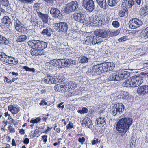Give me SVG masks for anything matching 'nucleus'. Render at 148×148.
I'll use <instances>...</instances> for the list:
<instances>
[{
	"label": "nucleus",
	"instance_id": "1",
	"mask_svg": "<svg viewBox=\"0 0 148 148\" xmlns=\"http://www.w3.org/2000/svg\"><path fill=\"white\" fill-rule=\"evenodd\" d=\"M132 122L133 120L131 118L124 117L120 119L117 123L116 127L119 134L122 136H124Z\"/></svg>",
	"mask_w": 148,
	"mask_h": 148
},
{
	"label": "nucleus",
	"instance_id": "2",
	"mask_svg": "<svg viewBox=\"0 0 148 148\" xmlns=\"http://www.w3.org/2000/svg\"><path fill=\"white\" fill-rule=\"evenodd\" d=\"M27 43L30 47L35 48L41 51L47 46L46 42L39 40H29Z\"/></svg>",
	"mask_w": 148,
	"mask_h": 148
},
{
	"label": "nucleus",
	"instance_id": "3",
	"mask_svg": "<svg viewBox=\"0 0 148 148\" xmlns=\"http://www.w3.org/2000/svg\"><path fill=\"white\" fill-rule=\"evenodd\" d=\"M53 25L55 29L61 34L66 33L69 28L68 24L65 22L56 23Z\"/></svg>",
	"mask_w": 148,
	"mask_h": 148
},
{
	"label": "nucleus",
	"instance_id": "4",
	"mask_svg": "<svg viewBox=\"0 0 148 148\" xmlns=\"http://www.w3.org/2000/svg\"><path fill=\"white\" fill-rule=\"evenodd\" d=\"M78 4L76 1H72L67 4L64 10L65 12L69 14L75 11L78 8Z\"/></svg>",
	"mask_w": 148,
	"mask_h": 148
},
{
	"label": "nucleus",
	"instance_id": "5",
	"mask_svg": "<svg viewBox=\"0 0 148 148\" xmlns=\"http://www.w3.org/2000/svg\"><path fill=\"white\" fill-rule=\"evenodd\" d=\"M130 27L134 29L139 27L142 24V21L136 18H133L131 19L129 23Z\"/></svg>",
	"mask_w": 148,
	"mask_h": 148
},
{
	"label": "nucleus",
	"instance_id": "6",
	"mask_svg": "<svg viewBox=\"0 0 148 148\" xmlns=\"http://www.w3.org/2000/svg\"><path fill=\"white\" fill-rule=\"evenodd\" d=\"M133 87H137L141 85L143 82V77L141 76L135 75L131 77Z\"/></svg>",
	"mask_w": 148,
	"mask_h": 148
},
{
	"label": "nucleus",
	"instance_id": "7",
	"mask_svg": "<svg viewBox=\"0 0 148 148\" xmlns=\"http://www.w3.org/2000/svg\"><path fill=\"white\" fill-rule=\"evenodd\" d=\"M83 2L87 10L90 12L92 11L95 8L94 2L93 0H83Z\"/></svg>",
	"mask_w": 148,
	"mask_h": 148
},
{
	"label": "nucleus",
	"instance_id": "8",
	"mask_svg": "<svg viewBox=\"0 0 148 148\" xmlns=\"http://www.w3.org/2000/svg\"><path fill=\"white\" fill-rule=\"evenodd\" d=\"M101 66V64L94 65L92 68L90 69V73L92 75H99L101 73L103 70Z\"/></svg>",
	"mask_w": 148,
	"mask_h": 148
},
{
	"label": "nucleus",
	"instance_id": "9",
	"mask_svg": "<svg viewBox=\"0 0 148 148\" xmlns=\"http://www.w3.org/2000/svg\"><path fill=\"white\" fill-rule=\"evenodd\" d=\"M14 26L18 32L23 34L27 33V29L21 25V23L18 19L16 21Z\"/></svg>",
	"mask_w": 148,
	"mask_h": 148
},
{
	"label": "nucleus",
	"instance_id": "10",
	"mask_svg": "<svg viewBox=\"0 0 148 148\" xmlns=\"http://www.w3.org/2000/svg\"><path fill=\"white\" fill-rule=\"evenodd\" d=\"M137 93L140 96H144L148 93V86L142 85L139 86L137 89Z\"/></svg>",
	"mask_w": 148,
	"mask_h": 148
},
{
	"label": "nucleus",
	"instance_id": "11",
	"mask_svg": "<svg viewBox=\"0 0 148 148\" xmlns=\"http://www.w3.org/2000/svg\"><path fill=\"white\" fill-rule=\"evenodd\" d=\"M50 12L55 18L61 19L62 17V15L60 13V10L56 8L52 7L51 9Z\"/></svg>",
	"mask_w": 148,
	"mask_h": 148
},
{
	"label": "nucleus",
	"instance_id": "12",
	"mask_svg": "<svg viewBox=\"0 0 148 148\" xmlns=\"http://www.w3.org/2000/svg\"><path fill=\"white\" fill-rule=\"evenodd\" d=\"M94 34L97 36L104 38H107L108 36L106 30L104 29H97L95 31Z\"/></svg>",
	"mask_w": 148,
	"mask_h": 148
},
{
	"label": "nucleus",
	"instance_id": "13",
	"mask_svg": "<svg viewBox=\"0 0 148 148\" xmlns=\"http://www.w3.org/2000/svg\"><path fill=\"white\" fill-rule=\"evenodd\" d=\"M103 71L106 72L112 70L114 68L112 63L111 62L105 63L101 64Z\"/></svg>",
	"mask_w": 148,
	"mask_h": 148
},
{
	"label": "nucleus",
	"instance_id": "14",
	"mask_svg": "<svg viewBox=\"0 0 148 148\" xmlns=\"http://www.w3.org/2000/svg\"><path fill=\"white\" fill-rule=\"evenodd\" d=\"M2 20L3 25L7 28H9L12 26V24L11 20L8 16H4Z\"/></svg>",
	"mask_w": 148,
	"mask_h": 148
},
{
	"label": "nucleus",
	"instance_id": "15",
	"mask_svg": "<svg viewBox=\"0 0 148 148\" xmlns=\"http://www.w3.org/2000/svg\"><path fill=\"white\" fill-rule=\"evenodd\" d=\"M74 19L77 21L83 23L85 20L83 14L80 13H75L73 15Z\"/></svg>",
	"mask_w": 148,
	"mask_h": 148
},
{
	"label": "nucleus",
	"instance_id": "16",
	"mask_svg": "<svg viewBox=\"0 0 148 148\" xmlns=\"http://www.w3.org/2000/svg\"><path fill=\"white\" fill-rule=\"evenodd\" d=\"M82 125L83 126L87 127L90 128L92 127V125L91 119L87 117L85 118L82 121Z\"/></svg>",
	"mask_w": 148,
	"mask_h": 148
},
{
	"label": "nucleus",
	"instance_id": "17",
	"mask_svg": "<svg viewBox=\"0 0 148 148\" xmlns=\"http://www.w3.org/2000/svg\"><path fill=\"white\" fill-rule=\"evenodd\" d=\"M6 57V58L4 62L14 65L17 64L18 63V61L17 59H15L14 58L8 56Z\"/></svg>",
	"mask_w": 148,
	"mask_h": 148
},
{
	"label": "nucleus",
	"instance_id": "18",
	"mask_svg": "<svg viewBox=\"0 0 148 148\" xmlns=\"http://www.w3.org/2000/svg\"><path fill=\"white\" fill-rule=\"evenodd\" d=\"M37 14L39 17L45 23H47L48 22L49 16L47 14H44L39 12H37Z\"/></svg>",
	"mask_w": 148,
	"mask_h": 148
},
{
	"label": "nucleus",
	"instance_id": "19",
	"mask_svg": "<svg viewBox=\"0 0 148 148\" xmlns=\"http://www.w3.org/2000/svg\"><path fill=\"white\" fill-rule=\"evenodd\" d=\"M8 109L13 114H17L20 111L18 107L14 106L12 105H9L8 107Z\"/></svg>",
	"mask_w": 148,
	"mask_h": 148
},
{
	"label": "nucleus",
	"instance_id": "20",
	"mask_svg": "<svg viewBox=\"0 0 148 148\" xmlns=\"http://www.w3.org/2000/svg\"><path fill=\"white\" fill-rule=\"evenodd\" d=\"M130 75V73L128 72L125 71L124 72L121 71L118 73L117 76H118L119 80H120L128 78L129 77Z\"/></svg>",
	"mask_w": 148,
	"mask_h": 148
},
{
	"label": "nucleus",
	"instance_id": "21",
	"mask_svg": "<svg viewBox=\"0 0 148 148\" xmlns=\"http://www.w3.org/2000/svg\"><path fill=\"white\" fill-rule=\"evenodd\" d=\"M55 78L52 76L49 75L47 76L44 78V81L45 83L51 84L56 83Z\"/></svg>",
	"mask_w": 148,
	"mask_h": 148
},
{
	"label": "nucleus",
	"instance_id": "22",
	"mask_svg": "<svg viewBox=\"0 0 148 148\" xmlns=\"http://www.w3.org/2000/svg\"><path fill=\"white\" fill-rule=\"evenodd\" d=\"M139 14L142 17H145L148 14V7L145 5L142 7L139 12Z\"/></svg>",
	"mask_w": 148,
	"mask_h": 148
},
{
	"label": "nucleus",
	"instance_id": "23",
	"mask_svg": "<svg viewBox=\"0 0 148 148\" xmlns=\"http://www.w3.org/2000/svg\"><path fill=\"white\" fill-rule=\"evenodd\" d=\"M42 51L35 48L32 47V48L30 50V52L32 56H35L42 55Z\"/></svg>",
	"mask_w": 148,
	"mask_h": 148
},
{
	"label": "nucleus",
	"instance_id": "24",
	"mask_svg": "<svg viewBox=\"0 0 148 148\" xmlns=\"http://www.w3.org/2000/svg\"><path fill=\"white\" fill-rule=\"evenodd\" d=\"M97 125L99 127L103 126L106 124V120L105 118L103 117L98 118L96 119Z\"/></svg>",
	"mask_w": 148,
	"mask_h": 148
},
{
	"label": "nucleus",
	"instance_id": "25",
	"mask_svg": "<svg viewBox=\"0 0 148 148\" xmlns=\"http://www.w3.org/2000/svg\"><path fill=\"white\" fill-rule=\"evenodd\" d=\"M99 5L103 9H106L108 7L106 0H96Z\"/></svg>",
	"mask_w": 148,
	"mask_h": 148
},
{
	"label": "nucleus",
	"instance_id": "26",
	"mask_svg": "<svg viewBox=\"0 0 148 148\" xmlns=\"http://www.w3.org/2000/svg\"><path fill=\"white\" fill-rule=\"evenodd\" d=\"M50 64L52 66H58L59 68H61V59L53 60L51 62Z\"/></svg>",
	"mask_w": 148,
	"mask_h": 148
},
{
	"label": "nucleus",
	"instance_id": "27",
	"mask_svg": "<svg viewBox=\"0 0 148 148\" xmlns=\"http://www.w3.org/2000/svg\"><path fill=\"white\" fill-rule=\"evenodd\" d=\"M93 36H92L86 37L84 39V43L88 45H93L92 40H93Z\"/></svg>",
	"mask_w": 148,
	"mask_h": 148
},
{
	"label": "nucleus",
	"instance_id": "28",
	"mask_svg": "<svg viewBox=\"0 0 148 148\" xmlns=\"http://www.w3.org/2000/svg\"><path fill=\"white\" fill-rule=\"evenodd\" d=\"M116 109L120 113H122L124 110V105L122 103H118L115 104L114 106Z\"/></svg>",
	"mask_w": 148,
	"mask_h": 148
},
{
	"label": "nucleus",
	"instance_id": "29",
	"mask_svg": "<svg viewBox=\"0 0 148 148\" xmlns=\"http://www.w3.org/2000/svg\"><path fill=\"white\" fill-rule=\"evenodd\" d=\"M132 84V80L131 77L129 79L124 82L122 84V86L127 87H133Z\"/></svg>",
	"mask_w": 148,
	"mask_h": 148
},
{
	"label": "nucleus",
	"instance_id": "30",
	"mask_svg": "<svg viewBox=\"0 0 148 148\" xmlns=\"http://www.w3.org/2000/svg\"><path fill=\"white\" fill-rule=\"evenodd\" d=\"M70 62L68 59H61V68L68 66L69 65Z\"/></svg>",
	"mask_w": 148,
	"mask_h": 148
},
{
	"label": "nucleus",
	"instance_id": "31",
	"mask_svg": "<svg viewBox=\"0 0 148 148\" xmlns=\"http://www.w3.org/2000/svg\"><path fill=\"white\" fill-rule=\"evenodd\" d=\"M127 11L128 10L127 7L125 6H123L119 12V15L120 17H124L125 14L126 12H127Z\"/></svg>",
	"mask_w": 148,
	"mask_h": 148
},
{
	"label": "nucleus",
	"instance_id": "32",
	"mask_svg": "<svg viewBox=\"0 0 148 148\" xmlns=\"http://www.w3.org/2000/svg\"><path fill=\"white\" fill-rule=\"evenodd\" d=\"M108 79L109 81H119V79L117 76V73H114L110 75L108 78Z\"/></svg>",
	"mask_w": 148,
	"mask_h": 148
},
{
	"label": "nucleus",
	"instance_id": "33",
	"mask_svg": "<svg viewBox=\"0 0 148 148\" xmlns=\"http://www.w3.org/2000/svg\"><path fill=\"white\" fill-rule=\"evenodd\" d=\"M8 43V40L5 37L1 35L0 36V44L5 45Z\"/></svg>",
	"mask_w": 148,
	"mask_h": 148
},
{
	"label": "nucleus",
	"instance_id": "34",
	"mask_svg": "<svg viewBox=\"0 0 148 148\" xmlns=\"http://www.w3.org/2000/svg\"><path fill=\"white\" fill-rule=\"evenodd\" d=\"M27 39V37L25 35H21L18 36L17 38L16 41L18 42H23Z\"/></svg>",
	"mask_w": 148,
	"mask_h": 148
},
{
	"label": "nucleus",
	"instance_id": "35",
	"mask_svg": "<svg viewBox=\"0 0 148 148\" xmlns=\"http://www.w3.org/2000/svg\"><path fill=\"white\" fill-rule=\"evenodd\" d=\"M67 90L70 89V90H73L76 87L77 85L75 83H73L71 81L68 82Z\"/></svg>",
	"mask_w": 148,
	"mask_h": 148
},
{
	"label": "nucleus",
	"instance_id": "36",
	"mask_svg": "<svg viewBox=\"0 0 148 148\" xmlns=\"http://www.w3.org/2000/svg\"><path fill=\"white\" fill-rule=\"evenodd\" d=\"M93 40H92L93 45L99 44L102 42V39L100 38L99 36H93Z\"/></svg>",
	"mask_w": 148,
	"mask_h": 148
},
{
	"label": "nucleus",
	"instance_id": "37",
	"mask_svg": "<svg viewBox=\"0 0 148 148\" xmlns=\"http://www.w3.org/2000/svg\"><path fill=\"white\" fill-rule=\"evenodd\" d=\"M101 19L102 21V23L104 25H105L108 23L110 20L109 17L106 15H103L102 16Z\"/></svg>",
	"mask_w": 148,
	"mask_h": 148
},
{
	"label": "nucleus",
	"instance_id": "38",
	"mask_svg": "<svg viewBox=\"0 0 148 148\" xmlns=\"http://www.w3.org/2000/svg\"><path fill=\"white\" fill-rule=\"evenodd\" d=\"M107 3L109 6L113 7L116 5L117 1V0H108Z\"/></svg>",
	"mask_w": 148,
	"mask_h": 148
},
{
	"label": "nucleus",
	"instance_id": "39",
	"mask_svg": "<svg viewBox=\"0 0 148 148\" xmlns=\"http://www.w3.org/2000/svg\"><path fill=\"white\" fill-rule=\"evenodd\" d=\"M121 97L123 99H126L129 97V93L128 92L126 91H123L121 93Z\"/></svg>",
	"mask_w": 148,
	"mask_h": 148
},
{
	"label": "nucleus",
	"instance_id": "40",
	"mask_svg": "<svg viewBox=\"0 0 148 148\" xmlns=\"http://www.w3.org/2000/svg\"><path fill=\"white\" fill-rule=\"evenodd\" d=\"M6 55L5 53L3 52H0V60L2 61L5 62L6 59Z\"/></svg>",
	"mask_w": 148,
	"mask_h": 148
},
{
	"label": "nucleus",
	"instance_id": "41",
	"mask_svg": "<svg viewBox=\"0 0 148 148\" xmlns=\"http://www.w3.org/2000/svg\"><path fill=\"white\" fill-rule=\"evenodd\" d=\"M41 34L43 35H46L48 37H49L51 35V34L49 32L48 29L46 28L44 29L41 33Z\"/></svg>",
	"mask_w": 148,
	"mask_h": 148
},
{
	"label": "nucleus",
	"instance_id": "42",
	"mask_svg": "<svg viewBox=\"0 0 148 148\" xmlns=\"http://www.w3.org/2000/svg\"><path fill=\"white\" fill-rule=\"evenodd\" d=\"M130 39V38H128V36L125 35L119 38L118 39V41L120 42H122Z\"/></svg>",
	"mask_w": 148,
	"mask_h": 148
},
{
	"label": "nucleus",
	"instance_id": "43",
	"mask_svg": "<svg viewBox=\"0 0 148 148\" xmlns=\"http://www.w3.org/2000/svg\"><path fill=\"white\" fill-rule=\"evenodd\" d=\"M88 111V110L87 108L84 107L82 108V109L78 110L77 112L79 113H80L81 114H84L87 113Z\"/></svg>",
	"mask_w": 148,
	"mask_h": 148
},
{
	"label": "nucleus",
	"instance_id": "44",
	"mask_svg": "<svg viewBox=\"0 0 148 148\" xmlns=\"http://www.w3.org/2000/svg\"><path fill=\"white\" fill-rule=\"evenodd\" d=\"M39 132V131L38 129H36L34 130V132L31 135V138L33 139L36 136L38 137Z\"/></svg>",
	"mask_w": 148,
	"mask_h": 148
},
{
	"label": "nucleus",
	"instance_id": "45",
	"mask_svg": "<svg viewBox=\"0 0 148 148\" xmlns=\"http://www.w3.org/2000/svg\"><path fill=\"white\" fill-rule=\"evenodd\" d=\"M9 4L8 0H0V4L5 7L8 6Z\"/></svg>",
	"mask_w": 148,
	"mask_h": 148
},
{
	"label": "nucleus",
	"instance_id": "46",
	"mask_svg": "<svg viewBox=\"0 0 148 148\" xmlns=\"http://www.w3.org/2000/svg\"><path fill=\"white\" fill-rule=\"evenodd\" d=\"M31 22L33 26H36L38 25V22L35 18H33L31 19Z\"/></svg>",
	"mask_w": 148,
	"mask_h": 148
},
{
	"label": "nucleus",
	"instance_id": "47",
	"mask_svg": "<svg viewBox=\"0 0 148 148\" xmlns=\"http://www.w3.org/2000/svg\"><path fill=\"white\" fill-rule=\"evenodd\" d=\"M23 68L27 71L32 72H35V69L33 68H30L27 66H23Z\"/></svg>",
	"mask_w": 148,
	"mask_h": 148
},
{
	"label": "nucleus",
	"instance_id": "48",
	"mask_svg": "<svg viewBox=\"0 0 148 148\" xmlns=\"http://www.w3.org/2000/svg\"><path fill=\"white\" fill-rule=\"evenodd\" d=\"M67 87L64 86L63 84L60 86V90L62 92H65L68 90Z\"/></svg>",
	"mask_w": 148,
	"mask_h": 148
},
{
	"label": "nucleus",
	"instance_id": "49",
	"mask_svg": "<svg viewBox=\"0 0 148 148\" xmlns=\"http://www.w3.org/2000/svg\"><path fill=\"white\" fill-rule=\"evenodd\" d=\"M89 59L86 56H84L81 57L80 62L82 63H87L88 62Z\"/></svg>",
	"mask_w": 148,
	"mask_h": 148
},
{
	"label": "nucleus",
	"instance_id": "50",
	"mask_svg": "<svg viewBox=\"0 0 148 148\" xmlns=\"http://www.w3.org/2000/svg\"><path fill=\"white\" fill-rule=\"evenodd\" d=\"M41 120V119L39 117H38L34 119L31 120L30 122L31 123L35 124L39 122Z\"/></svg>",
	"mask_w": 148,
	"mask_h": 148
},
{
	"label": "nucleus",
	"instance_id": "51",
	"mask_svg": "<svg viewBox=\"0 0 148 148\" xmlns=\"http://www.w3.org/2000/svg\"><path fill=\"white\" fill-rule=\"evenodd\" d=\"M119 114L121 113L118 111H117V110L114 107H114L112 108V115L114 116H115L117 114Z\"/></svg>",
	"mask_w": 148,
	"mask_h": 148
},
{
	"label": "nucleus",
	"instance_id": "52",
	"mask_svg": "<svg viewBox=\"0 0 148 148\" xmlns=\"http://www.w3.org/2000/svg\"><path fill=\"white\" fill-rule=\"evenodd\" d=\"M127 4L126 5L127 8H130L134 5V2L133 0H129Z\"/></svg>",
	"mask_w": 148,
	"mask_h": 148
},
{
	"label": "nucleus",
	"instance_id": "53",
	"mask_svg": "<svg viewBox=\"0 0 148 148\" xmlns=\"http://www.w3.org/2000/svg\"><path fill=\"white\" fill-rule=\"evenodd\" d=\"M145 33H143V36L145 39L148 38V27H146L144 31Z\"/></svg>",
	"mask_w": 148,
	"mask_h": 148
},
{
	"label": "nucleus",
	"instance_id": "54",
	"mask_svg": "<svg viewBox=\"0 0 148 148\" xmlns=\"http://www.w3.org/2000/svg\"><path fill=\"white\" fill-rule=\"evenodd\" d=\"M113 26L115 28H118L120 24L117 21H113L112 23Z\"/></svg>",
	"mask_w": 148,
	"mask_h": 148
},
{
	"label": "nucleus",
	"instance_id": "55",
	"mask_svg": "<svg viewBox=\"0 0 148 148\" xmlns=\"http://www.w3.org/2000/svg\"><path fill=\"white\" fill-rule=\"evenodd\" d=\"M40 7V4L38 3H35L33 6L34 9L36 11L39 9Z\"/></svg>",
	"mask_w": 148,
	"mask_h": 148
},
{
	"label": "nucleus",
	"instance_id": "56",
	"mask_svg": "<svg viewBox=\"0 0 148 148\" xmlns=\"http://www.w3.org/2000/svg\"><path fill=\"white\" fill-rule=\"evenodd\" d=\"M47 137L48 136L46 135H42L41 136V140L43 141L44 143H46L47 141Z\"/></svg>",
	"mask_w": 148,
	"mask_h": 148
},
{
	"label": "nucleus",
	"instance_id": "57",
	"mask_svg": "<svg viewBox=\"0 0 148 148\" xmlns=\"http://www.w3.org/2000/svg\"><path fill=\"white\" fill-rule=\"evenodd\" d=\"M73 123H71V122L70 121L69 122V123L66 126L67 129H70L73 128Z\"/></svg>",
	"mask_w": 148,
	"mask_h": 148
},
{
	"label": "nucleus",
	"instance_id": "58",
	"mask_svg": "<svg viewBox=\"0 0 148 148\" xmlns=\"http://www.w3.org/2000/svg\"><path fill=\"white\" fill-rule=\"evenodd\" d=\"M97 22H96L97 23V25H98V26H100L102 25H104L103 23H102V21L101 19L99 20L98 18V20H96Z\"/></svg>",
	"mask_w": 148,
	"mask_h": 148
},
{
	"label": "nucleus",
	"instance_id": "59",
	"mask_svg": "<svg viewBox=\"0 0 148 148\" xmlns=\"http://www.w3.org/2000/svg\"><path fill=\"white\" fill-rule=\"evenodd\" d=\"M98 139L97 138H94L92 142V145H95V144L98 143H100V140L98 141Z\"/></svg>",
	"mask_w": 148,
	"mask_h": 148
},
{
	"label": "nucleus",
	"instance_id": "60",
	"mask_svg": "<svg viewBox=\"0 0 148 148\" xmlns=\"http://www.w3.org/2000/svg\"><path fill=\"white\" fill-rule=\"evenodd\" d=\"M64 102H61L59 104H58L57 105L58 107L60 109H61V110H62L63 108L64 107V105L63 104Z\"/></svg>",
	"mask_w": 148,
	"mask_h": 148
},
{
	"label": "nucleus",
	"instance_id": "61",
	"mask_svg": "<svg viewBox=\"0 0 148 148\" xmlns=\"http://www.w3.org/2000/svg\"><path fill=\"white\" fill-rule=\"evenodd\" d=\"M8 128L10 132L13 133L15 131L14 128H13L11 125H9L8 127Z\"/></svg>",
	"mask_w": 148,
	"mask_h": 148
},
{
	"label": "nucleus",
	"instance_id": "62",
	"mask_svg": "<svg viewBox=\"0 0 148 148\" xmlns=\"http://www.w3.org/2000/svg\"><path fill=\"white\" fill-rule=\"evenodd\" d=\"M85 139L84 137H82L81 138L79 137V138L78 139V141L79 142L82 143V144H83V143L85 141Z\"/></svg>",
	"mask_w": 148,
	"mask_h": 148
},
{
	"label": "nucleus",
	"instance_id": "63",
	"mask_svg": "<svg viewBox=\"0 0 148 148\" xmlns=\"http://www.w3.org/2000/svg\"><path fill=\"white\" fill-rule=\"evenodd\" d=\"M47 103L45 102L44 100L42 99L41 100V102L39 103V105L41 106L42 105H47Z\"/></svg>",
	"mask_w": 148,
	"mask_h": 148
},
{
	"label": "nucleus",
	"instance_id": "64",
	"mask_svg": "<svg viewBox=\"0 0 148 148\" xmlns=\"http://www.w3.org/2000/svg\"><path fill=\"white\" fill-rule=\"evenodd\" d=\"M29 139L27 138H26L24 139L23 142L24 144L27 145L29 143Z\"/></svg>",
	"mask_w": 148,
	"mask_h": 148
}]
</instances>
